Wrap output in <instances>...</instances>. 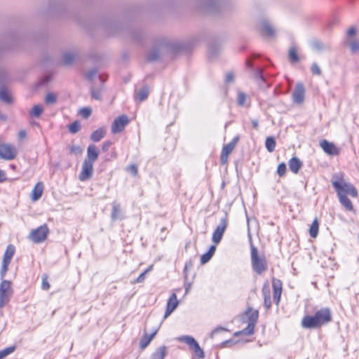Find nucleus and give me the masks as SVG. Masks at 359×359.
<instances>
[{"label": "nucleus", "mask_w": 359, "mask_h": 359, "mask_svg": "<svg viewBox=\"0 0 359 359\" xmlns=\"http://www.w3.org/2000/svg\"><path fill=\"white\" fill-rule=\"evenodd\" d=\"M288 57L291 62H297L299 60L297 50L295 47L290 48L288 52Z\"/></svg>", "instance_id": "nucleus-29"}, {"label": "nucleus", "mask_w": 359, "mask_h": 359, "mask_svg": "<svg viewBox=\"0 0 359 359\" xmlns=\"http://www.w3.org/2000/svg\"><path fill=\"white\" fill-rule=\"evenodd\" d=\"M67 128L69 133L75 134L81 130V126L79 121H75L69 124Z\"/></svg>", "instance_id": "nucleus-30"}, {"label": "nucleus", "mask_w": 359, "mask_h": 359, "mask_svg": "<svg viewBox=\"0 0 359 359\" xmlns=\"http://www.w3.org/2000/svg\"><path fill=\"white\" fill-rule=\"evenodd\" d=\"M180 341L184 342L188 345L191 353L197 359H203L205 357L203 349L200 347L198 343L191 336H183L180 339Z\"/></svg>", "instance_id": "nucleus-8"}, {"label": "nucleus", "mask_w": 359, "mask_h": 359, "mask_svg": "<svg viewBox=\"0 0 359 359\" xmlns=\"http://www.w3.org/2000/svg\"><path fill=\"white\" fill-rule=\"evenodd\" d=\"M69 154L70 155L78 154L82 153V149L79 146L77 145H71L68 148Z\"/></svg>", "instance_id": "nucleus-38"}, {"label": "nucleus", "mask_w": 359, "mask_h": 359, "mask_svg": "<svg viewBox=\"0 0 359 359\" xmlns=\"http://www.w3.org/2000/svg\"><path fill=\"white\" fill-rule=\"evenodd\" d=\"M286 165L285 163H281L278 165L277 173L280 177H283L286 173Z\"/></svg>", "instance_id": "nucleus-40"}, {"label": "nucleus", "mask_w": 359, "mask_h": 359, "mask_svg": "<svg viewBox=\"0 0 359 359\" xmlns=\"http://www.w3.org/2000/svg\"><path fill=\"white\" fill-rule=\"evenodd\" d=\"M332 184L341 205L346 211L353 212V205L348 198V196L352 198H357L358 196L357 189L353 184L346 181L344 172L333 175L332 177Z\"/></svg>", "instance_id": "nucleus-1"}, {"label": "nucleus", "mask_w": 359, "mask_h": 359, "mask_svg": "<svg viewBox=\"0 0 359 359\" xmlns=\"http://www.w3.org/2000/svg\"><path fill=\"white\" fill-rule=\"evenodd\" d=\"M319 145L323 151L328 156H335L340 154V148L334 143L329 142L327 140H320Z\"/></svg>", "instance_id": "nucleus-13"}, {"label": "nucleus", "mask_w": 359, "mask_h": 359, "mask_svg": "<svg viewBox=\"0 0 359 359\" xmlns=\"http://www.w3.org/2000/svg\"><path fill=\"white\" fill-rule=\"evenodd\" d=\"M158 57V53H149V54L147 55V60H148L149 61H153V60H156Z\"/></svg>", "instance_id": "nucleus-48"}, {"label": "nucleus", "mask_w": 359, "mask_h": 359, "mask_svg": "<svg viewBox=\"0 0 359 359\" xmlns=\"http://www.w3.org/2000/svg\"><path fill=\"white\" fill-rule=\"evenodd\" d=\"M216 251V246L215 245H211L208 250V251L203 255H201V263L202 264H204L209 262V260L211 259V257L213 256Z\"/></svg>", "instance_id": "nucleus-25"}, {"label": "nucleus", "mask_w": 359, "mask_h": 359, "mask_svg": "<svg viewBox=\"0 0 359 359\" xmlns=\"http://www.w3.org/2000/svg\"><path fill=\"white\" fill-rule=\"evenodd\" d=\"M319 222L318 218H315L309 228V235L311 238H316L318 235Z\"/></svg>", "instance_id": "nucleus-24"}, {"label": "nucleus", "mask_w": 359, "mask_h": 359, "mask_svg": "<svg viewBox=\"0 0 359 359\" xmlns=\"http://www.w3.org/2000/svg\"><path fill=\"white\" fill-rule=\"evenodd\" d=\"M349 48L353 53H355L359 50V40L354 39L351 41L349 44Z\"/></svg>", "instance_id": "nucleus-39"}, {"label": "nucleus", "mask_w": 359, "mask_h": 359, "mask_svg": "<svg viewBox=\"0 0 359 359\" xmlns=\"http://www.w3.org/2000/svg\"><path fill=\"white\" fill-rule=\"evenodd\" d=\"M129 123L130 118L127 115L122 114L117 116L111 123V133L116 135L123 132Z\"/></svg>", "instance_id": "nucleus-11"}, {"label": "nucleus", "mask_w": 359, "mask_h": 359, "mask_svg": "<svg viewBox=\"0 0 359 359\" xmlns=\"http://www.w3.org/2000/svg\"><path fill=\"white\" fill-rule=\"evenodd\" d=\"M106 133V129L104 127H101L93 131L90 138L93 142H98L105 137Z\"/></svg>", "instance_id": "nucleus-22"}, {"label": "nucleus", "mask_w": 359, "mask_h": 359, "mask_svg": "<svg viewBox=\"0 0 359 359\" xmlns=\"http://www.w3.org/2000/svg\"><path fill=\"white\" fill-rule=\"evenodd\" d=\"M43 111V109L41 104H36L34 105L32 110L30 111L29 114L31 116L34 117H39L41 115V114Z\"/></svg>", "instance_id": "nucleus-32"}, {"label": "nucleus", "mask_w": 359, "mask_h": 359, "mask_svg": "<svg viewBox=\"0 0 359 359\" xmlns=\"http://www.w3.org/2000/svg\"><path fill=\"white\" fill-rule=\"evenodd\" d=\"M0 100L7 103H11L12 102L10 93L5 89L0 90Z\"/></svg>", "instance_id": "nucleus-33"}, {"label": "nucleus", "mask_w": 359, "mask_h": 359, "mask_svg": "<svg viewBox=\"0 0 359 359\" xmlns=\"http://www.w3.org/2000/svg\"><path fill=\"white\" fill-rule=\"evenodd\" d=\"M15 253V247L13 244H9L7 245L6 250L4 252L1 267V277L4 278L8 270V266L11 262V260Z\"/></svg>", "instance_id": "nucleus-7"}, {"label": "nucleus", "mask_w": 359, "mask_h": 359, "mask_svg": "<svg viewBox=\"0 0 359 359\" xmlns=\"http://www.w3.org/2000/svg\"><path fill=\"white\" fill-rule=\"evenodd\" d=\"M94 164L86 161H83L81 170L79 174V180L84 182L90 180L93 174Z\"/></svg>", "instance_id": "nucleus-14"}, {"label": "nucleus", "mask_w": 359, "mask_h": 359, "mask_svg": "<svg viewBox=\"0 0 359 359\" xmlns=\"http://www.w3.org/2000/svg\"><path fill=\"white\" fill-rule=\"evenodd\" d=\"M179 301L177 300V294L172 293L168 299L164 318H168L177 307Z\"/></svg>", "instance_id": "nucleus-17"}, {"label": "nucleus", "mask_w": 359, "mask_h": 359, "mask_svg": "<svg viewBox=\"0 0 359 359\" xmlns=\"http://www.w3.org/2000/svg\"><path fill=\"white\" fill-rule=\"evenodd\" d=\"M228 225L229 219L227 215H225L220 219L219 224L217 226L212 233V241L215 245L219 244L222 241L223 235L226 230Z\"/></svg>", "instance_id": "nucleus-9"}, {"label": "nucleus", "mask_w": 359, "mask_h": 359, "mask_svg": "<svg viewBox=\"0 0 359 359\" xmlns=\"http://www.w3.org/2000/svg\"><path fill=\"white\" fill-rule=\"evenodd\" d=\"M44 190V185L42 182H37L31 192V199L32 201H38L42 196Z\"/></svg>", "instance_id": "nucleus-20"}, {"label": "nucleus", "mask_w": 359, "mask_h": 359, "mask_svg": "<svg viewBox=\"0 0 359 359\" xmlns=\"http://www.w3.org/2000/svg\"><path fill=\"white\" fill-rule=\"evenodd\" d=\"M15 348H16L15 346H12L6 348L4 350L0 351V359H4L7 355H8L9 354L14 352Z\"/></svg>", "instance_id": "nucleus-34"}, {"label": "nucleus", "mask_w": 359, "mask_h": 359, "mask_svg": "<svg viewBox=\"0 0 359 359\" xmlns=\"http://www.w3.org/2000/svg\"><path fill=\"white\" fill-rule=\"evenodd\" d=\"M166 355V347L165 346H162L159 347L153 354V359H165Z\"/></svg>", "instance_id": "nucleus-26"}, {"label": "nucleus", "mask_w": 359, "mask_h": 359, "mask_svg": "<svg viewBox=\"0 0 359 359\" xmlns=\"http://www.w3.org/2000/svg\"><path fill=\"white\" fill-rule=\"evenodd\" d=\"M41 279H42V283H41V288L42 290H48L50 289V285L48 281V276L47 274H43L42 275V277H41Z\"/></svg>", "instance_id": "nucleus-36"}, {"label": "nucleus", "mask_w": 359, "mask_h": 359, "mask_svg": "<svg viewBox=\"0 0 359 359\" xmlns=\"http://www.w3.org/2000/svg\"><path fill=\"white\" fill-rule=\"evenodd\" d=\"M92 114V109L89 107L81 108L79 110V114L83 118H88Z\"/></svg>", "instance_id": "nucleus-35"}, {"label": "nucleus", "mask_w": 359, "mask_h": 359, "mask_svg": "<svg viewBox=\"0 0 359 359\" xmlns=\"http://www.w3.org/2000/svg\"><path fill=\"white\" fill-rule=\"evenodd\" d=\"M128 170L133 173L134 175H137V168L135 165H130L128 167Z\"/></svg>", "instance_id": "nucleus-49"}, {"label": "nucleus", "mask_w": 359, "mask_h": 359, "mask_svg": "<svg viewBox=\"0 0 359 359\" xmlns=\"http://www.w3.org/2000/svg\"><path fill=\"white\" fill-rule=\"evenodd\" d=\"M27 136V133L25 130H20L18 133V137L20 139H24Z\"/></svg>", "instance_id": "nucleus-51"}, {"label": "nucleus", "mask_w": 359, "mask_h": 359, "mask_svg": "<svg viewBox=\"0 0 359 359\" xmlns=\"http://www.w3.org/2000/svg\"><path fill=\"white\" fill-rule=\"evenodd\" d=\"M6 180V173L5 171L0 169V183Z\"/></svg>", "instance_id": "nucleus-50"}, {"label": "nucleus", "mask_w": 359, "mask_h": 359, "mask_svg": "<svg viewBox=\"0 0 359 359\" xmlns=\"http://www.w3.org/2000/svg\"><path fill=\"white\" fill-rule=\"evenodd\" d=\"M17 148L10 143H0V158L11 161L18 156Z\"/></svg>", "instance_id": "nucleus-10"}, {"label": "nucleus", "mask_w": 359, "mask_h": 359, "mask_svg": "<svg viewBox=\"0 0 359 359\" xmlns=\"http://www.w3.org/2000/svg\"><path fill=\"white\" fill-rule=\"evenodd\" d=\"M265 146L269 152H273L276 146V142L274 138L272 137H267L265 141Z\"/></svg>", "instance_id": "nucleus-28"}, {"label": "nucleus", "mask_w": 359, "mask_h": 359, "mask_svg": "<svg viewBox=\"0 0 359 359\" xmlns=\"http://www.w3.org/2000/svg\"><path fill=\"white\" fill-rule=\"evenodd\" d=\"M100 151L97 147L95 144H89L87 147L86 157L84 161L88 162L94 163L98 159Z\"/></svg>", "instance_id": "nucleus-16"}, {"label": "nucleus", "mask_w": 359, "mask_h": 359, "mask_svg": "<svg viewBox=\"0 0 359 359\" xmlns=\"http://www.w3.org/2000/svg\"><path fill=\"white\" fill-rule=\"evenodd\" d=\"M157 331H154L153 333L148 334H144L140 339V347L141 349H144L154 339L155 335L156 334Z\"/></svg>", "instance_id": "nucleus-23"}, {"label": "nucleus", "mask_w": 359, "mask_h": 359, "mask_svg": "<svg viewBox=\"0 0 359 359\" xmlns=\"http://www.w3.org/2000/svg\"><path fill=\"white\" fill-rule=\"evenodd\" d=\"M245 315L248 319V325L241 331L235 332L234 335L236 337L241 335H252L255 332V325L257 324L259 318V311L249 307L245 312Z\"/></svg>", "instance_id": "nucleus-3"}, {"label": "nucleus", "mask_w": 359, "mask_h": 359, "mask_svg": "<svg viewBox=\"0 0 359 359\" xmlns=\"http://www.w3.org/2000/svg\"><path fill=\"white\" fill-rule=\"evenodd\" d=\"M311 72L314 75L320 76L321 74V70L317 63H313L311 67Z\"/></svg>", "instance_id": "nucleus-42"}, {"label": "nucleus", "mask_w": 359, "mask_h": 359, "mask_svg": "<svg viewBox=\"0 0 359 359\" xmlns=\"http://www.w3.org/2000/svg\"><path fill=\"white\" fill-rule=\"evenodd\" d=\"M95 74V72H93L92 74H89V75H88V78H91V76H93V74Z\"/></svg>", "instance_id": "nucleus-54"}, {"label": "nucleus", "mask_w": 359, "mask_h": 359, "mask_svg": "<svg viewBox=\"0 0 359 359\" xmlns=\"http://www.w3.org/2000/svg\"><path fill=\"white\" fill-rule=\"evenodd\" d=\"M356 32H357V31H356L355 27H350L347 31V37L350 38V37L355 36L356 34Z\"/></svg>", "instance_id": "nucleus-46"}, {"label": "nucleus", "mask_w": 359, "mask_h": 359, "mask_svg": "<svg viewBox=\"0 0 359 359\" xmlns=\"http://www.w3.org/2000/svg\"><path fill=\"white\" fill-rule=\"evenodd\" d=\"M113 142L110 140L104 141L102 144V150L103 151H107L110 147L112 145Z\"/></svg>", "instance_id": "nucleus-45"}, {"label": "nucleus", "mask_w": 359, "mask_h": 359, "mask_svg": "<svg viewBox=\"0 0 359 359\" xmlns=\"http://www.w3.org/2000/svg\"><path fill=\"white\" fill-rule=\"evenodd\" d=\"M74 59V56L71 53H66L64 55V63L65 65L70 64L72 61Z\"/></svg>", "instance_id": "nucleus-44"}, {"label": "nucleus", "mask_w": 359, "mask_h": 359, "mask_svg": "<svg viewBox=\"0 0 359 359\" xmlns=\"http://www.w3.org/2000/svg\"><path fill=\"white\" fill-rule=\"evenodd\" d=\"M50 230L48 225L43 224L32 229L29 234V238L34 243H41L47 239Z\"/></svg>", "instance_id": "nucleus-6"}, {"label": "nucleus", "mask_w": 359, "mask_h": 359, "mask_svg": "<svg viewBox=\"0 0 359 359\" xmlns=\"http://www.w3.org/2000/svg\"><path fill=\"white\" fill-rule=\"evenodd\" d=\"M305 88L302 83H299L297 84L294 91L293 93V100L296 103L300 104L304 100Z\"/></svg>", "instance_id": "nucleus-19"}, {"label": "nucleus", "mask_w": 359, "mask_h": 359, "mask_svg": "<svg viewBox=\"0 0 359 359\" xmlns=\"http://www.w3.org/2000/svg\"><path fill=\"white\" fill-rule=\"evenodd\" d=\"M45 101L47 104H54L56 102V95L53 93L46 95Z\"/></svg>", "instance_id": "nucleus-41"}, {"label": "nucleus", "mask_w": 359, "mask_h": 359, "mask_svg": "<svg viewBox=\"0 0 359 359\" xmlns=\"http://www.w3.org/2000/svg\"><path fill=\"white\" fill-rule=\"evenodd\" d=\"M149 95V88L147 87H143L135 95L136 100L139 102H142L146 100Z\"/></svg>", "instance_id": "nucleus-27"}, {"label": "nucleus", "mask_w": 359, "mask_h": 359, "mask_svg": "<svg viewBox=\"0 0 359 359\" xmlns=\"http://www.w3.org/2000/svg\"><path fill=\"white\" fill-rule=\"evenodd\" d=\"M272 287H273V298L275 304L278 305L280 301V297L283 291V283L282 281L276 278H273L271 280Z\"/></svg>", "instance_id": "nucleus-15"}, {"label": "nucleus", "mask_w": 359, "mask_h": 359, "mask_svg": "<svg viewBox=\"0 0 359 359\" xmlns=\"http://www.w3.org/2000/svg\"><path fill=\"white\" fill-rule=\"evenodd\" d=\"M151 266L143 271L136 279L135 283H142L144 280L145 275L151 270Z\"/></svg>", "instance_id": "nucleus-43"}, {"label": "nucleus", "mask_w": 359, "mask_h": 359, "mask_svg": "<svg viewBox=\"0 0 359 359\" xmlns=\"http://www.w3.org/2000/svg\"><path fill=\"white\" fill-rule=\"evenodd\" d=\"M262 292L264 297V303L266 309H269L272 306V302L271 299V290L268 281H266L262 289Z\"/></svg>", "instance_id": "nucleus-18"}, {"label": "nucleus", "mask_w": 359, "mask_h": 359, "mask_svg": "<svg viewBox=\"0 0 359 359\" xmlns=\"http://www.w3.org/2000/svg\"><path fill=\"white\" fill-rule=\"evenodd\" d=\"M239 137L236 136L233 137L231 142L223 146L220 155V161L222 164L224 165L227 163L229 156L235 149Z\"/></svg>", "instance_id": "nucleus-12"}, {"label": "nucleus", "mask_w": 359, "mask_h": 359, "mask_svg": "<svg viewBox=\"0 0 359 359\" xmlns=\"http://www.w3.org/2000/svg\"><path fill=\"white\" fill-rule=\"evenodd\" d=\"M247 95L243 92H239L237 95V103L239 106H243L245 103Z\"/></svg>", "instance_id": "nucleus-37"}, {"label": "nucleus", "mask_w": 359, "mask_h": 359, "mask_svg": "<svg viewBox=\"0 0 359 359\" xmlns=\"http://www.w3.org/2000/svg\"><path fill=\"white\" fill-rule=\"evenodd\" d=\"M261 33L264 36H272L274 34V30L270 25L264 24L261 29Z\"/></svg>", "instance_id": "nucleus-31"}, {"label": "nucleus", "mask_w": 359, "mask_h": 359, "mask_svg": "<svg viewBox=\"0 0 359 359\" xmlns=\"http://www.w3.org/2000/svg\"><path fill=\"white\" fill-rule=\"evenodd\" d=\"M13 292L12 282L8 280H2L0 283V309L9 303Z\"/></svg>", "instance_id": "nucleus-5"}, {"label": "nucleus", "mask_w": 359, "mask_h": 359, "mask_svg": "<svg viewBox=\"0 0 359 359\" xmlns=\"http://www.w3.org/2000/svg\"><path fill=\"white\" fill-rule=\"evenodd\" d=\"M233 79H234V75L232 72H228L226 74L225 80H226V83H231L233 81Z\"/></svg>", "instance_id": "nucleus-47"}, {"label": "nucleus", "mask_w": 359, "mask_h": 359, "mask_svg": "<svg viewBox=\"0 0 359 359\" xmlns=\"http://www.w3.org/2000/svg\"><path fill=\"white\" fill-rule=\"evenodd\" d=\"M302 165V162L297 156L292 157L288 161L289 168L290 171L294 174L299 173Z\"/></svg>", "instance_id": "nucleus-21"}, {"label": "nucleus", "mask_w": 359, "mask_h": 359, "mask_svg": "<svg viewBox=\"0 0 359 359\" xmlns=\"http://www.w3.org/2000/svg\"><path fill=\"white\" fill-rule=\"evenodd\" d=\"M9 167H10V168H11V170H14V171L16 170V165H14V164H11V165H9Z\"/></svg>", "instance_id": "nucleus-53"}, {"label": "nucleus", "mask_w": 359, "mask_h": 359, "mask_svg": "<svg viewBox=\"0 0 359 359\" xmlns=\"http://www.w3.org/2000/svg\"><path fill=\"white\" fill-rule=\"evenodd\" d=\"M252 126H253L254 128L257 129L258 128L259 123H258L257 121H256V120L252 121Z\"/></svg>", "instance_id": "nucleus-52"}, {"label": "nucleus", "mask_w": 359, "mask_h": 359, "mask_svg": "<svg viewBox=\"0 0 359 359\" xmlns=\"http://www.w3.org/2000/svg\"><path fill=\"white\" fill-rule=\"evenodd\" d=\"M332 320V313L330 308L323 307L313 315H305L301 320V326L304 329H319Z\"/></svg>", "instance_id": "nucleus-2"}, {"label": "nucleus", "mask_w": 359, "mask_h": 359, "mask_svg": "<svg viewBox=\"0 0 359 359\" xmlns=\"http://www.w3.org/2000/svg\"><path fill=\"white\" fill-rule=\"evenodd\" d=\"M251 264L253 270L259 275L267 269V262L264 257H260L256 247L251 246Z\"/></svg>", "instance_id": "nucleus-4"}]
</instances>
